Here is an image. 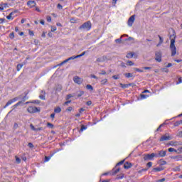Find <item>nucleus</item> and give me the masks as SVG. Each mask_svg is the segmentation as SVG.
<instances>
[{
  "mask_svg": "<svg viewBox=\"0 0 182 182\" xmlns=\"http://www.w3.org/2000/svg\"><path fill=\"white\" fill-rule=\"evenodd\" d=\"M171 44L170 50L171 53V56H176L177 55V48L176 47V34L170 36Z\"/></svg>",
  "mask_w": 182,
  "mask_h": 182,
  "instance_id": "f257e3e1",
  "label": "nucleus"
},
{
  "mask_svg": "<svg viewBox=\"0 0 182 182\" xmlns=\"http://www.w3.org/2000/svg\"><path fill=\"white\" fill-rule=\"evenodd\" d=\"M79 29H80L81 31H89L90 29H92V22H90V21H88L84 23L79 27Z\"/></svg>",
  "mask_w": 182,
  "mask_h": 182,
  "instance_id": "f03ea898",
  "label": "nucleus"
},
{
  "mask_svg": "<svg viewBox=\"0 0 182 182\" xmlns=\"http://www.w3.org/2000/svg\"><path fill=\"white\" fill-rule=\"evenodd\" d=\"M27 112H28V113H38V112H41V109H39L36 107L30 106L28 107Z\"/></svg>",
  "mask_w": 182,
  "mask_h": 182,
  "instance_id": "7ed1b4c3",
  "label": "nucleus"
},
{
  "mask_svg": "<svg viewBox=\"0 0 182 182\" xmlns=\"http://www.w3.org/2000/svg\"><path fill=\"white\" fill-rule=\"evenodd\" d=\"M154 157H158L157 154L155 153H152L151 154H146L144 156V160H151Z\"/></svg>",
  "mask_w": 182,
  "mask_h": 182,
  "instance_id": "20e7f679",
  "label": "nucleus"
},
{
  "mask_svg": "<svg viewBox=\"0 0 182 182\" xmlns=\"http://www.w3.org/2000/svg\"><path fill=\"white\" fill-rule=\"evenodd\" d=\"M73 80L77 85H82L83 83V80L79 76H75Z\"/></svg>",
  "mask_w": 182,
  "mask_h": 182,
  "instance_id": "39448f33",
  "label": "nucleus"
},
{
  "mask_svg": "<svg viewBox=\"0 0 182 182\" xmlns=\"http://www.w3.org/2000/svg\"><path fill=\"white\" fill-rule=\"evenodd\" d=\"M155 60H156V62H161V51L156 52Z\"/></svg>",
  "mask_w": 182,
  "mask_h": 182,
  "instance_id": "423d86ee",
  "label": "nucleus"
},
{
  "mask_svg": "<svg viewBox=\"0 0 182 182\" xmlns=\"http://www.w3.org/2000/svg\"><path fill=\"white\" fill-rule=\"evenodd\" d=\"M167 140H171V136L168 134L163 135L160 139V141H166Z\"/></svg>",
  "mask_w": 182,
  "mask_h": 182,
  "instance_id": "0eeeda50",
  "label": "nucleus"
},
{
  "mask_svg": "<svg viewBox=\"0 0 182 182\" xmlns=\"http://www.w3.org/2000/svg\"><path fill=\"white\" fill-rule=\"evenodd\" d=\"M16 100H18L17 97L13 98L10 100H9L7 102V103L6 104V105L4 107V109H6L8 107V106H10V105H12V103H15V102H16Z\"/></svg>",
  "mask_w": 182,
  "mask_h": 182,
  "instance_id": "6e6552de",
  "label": "nucleus"
},
{
  "mask_svg": "<svg viewBox=\"0 0 182 182\" xmlns=\"http://www.w3.org/2000/svg\"><path fill=\"white\" fill-rule=\"evenodd\" d=\"M134 15L132 16L128 20V26H133V23H134Z\"/></svg>",
  "mask_w": 182,
  "mask_h": 182,
  "instance_id": "1a4fd4ad",
  "label": "nucleus"
},
{
  "mask_svg": "<svg viewBox=\"0 0 182 182\" xmlns=\"http://www.w3.org/2000/svg\"><path fill=\"white\" fill-rule=\"evenodd\" d=\"M27 5L29 8H33V6H36V2L35 1H28Z\"/></svg>",
  "mask_w": 182,
  "mask_h": 182,
  "instance_id": "9d476101",
  "label": "nucleus"
},
{
  "mask_svg": "<svg viewBox=\"0 0 182 182\" xmlns=\"http://www.w3.org/2000/svg\"><path fill=\"white\" fill-rule=\"evenodd\" d=\"M172 160H175V161H181L182 160V155H178L171 157Z\"/></svg>",
  "mask_w": 182,
  "mask_h": 182,
  "instance_id": "9b49d317",
  "label": "nucleus"
},
{
  "mask_svg": "<svg viewBox=\"0 0 182 182\" xmlns=\"http://www.w3.org/2000/svg\"><path fill=\"white\" fill-rule=\"evenodd\" d=\"M133 164H132V163L130 162H126L124 164V168H125L126 170H128V168H131V167H132Z\"/></svg>",
  "mask_w": 182,
  "mask_h": 182,
  "instance_id": "f8f14e48",
  "label": "nucleus"
},
{
  "mask_svg": "<svg viewBox=\"0 0 182 182\" xmlns=\"http://www.w3.org/2000/svg\"><path fill=\"white\" fill-rule=\"evenodd\" d=\"M46 95V92L43 90L41 91L39 97L41 99V100H46V97L45 96Z\"/></svg>",
  "mask_w": 182,
  "mask_h": 182,
  "instance_id": "ddd939ff",
  "label": "nucleus"
},
{
  "mask_svg": "<svg viewBox=\"0 0 182 182\" xmlns=\"http://www.w3.org/2000/svg\"><path fill=\"white\" fill-rule=\"evenodd\" d=\"M166 154H167V151H159V157H166Z\"/></svg>",
  "mask_w": 182,
  "mask_h": 182,
  "instance_id": "4468645a",
  "label": "nucleus"
},
{
  "mask_svg": "<svg viewBox=\"0 0 182 182\" xmlns=\"http://www.w3.org/2000/svg\"><path fill=\"white\" fill-rule=\"evenodd\" d=\"M168 146H181V144L178 143V141H171L168 144Z\"/></svg>",
  "mask_w": 182,
  "mask_h": 182,
  "instance_id": "2eb2a0df",
  "label": "nucleus"
},
{
  "mask_svg": "<svg viewBox=\"0 0 182 182\" xmlns=\"http://www.w3.org/2000/svg\"><path fill=\"white\" fill-rule=\"evenodd\" d=\"M163 168L162 167H156V168H154L152 169V171H154V173H159V171H162Z\"/></svg>",
  "mask_w": 182,
  "mask_h": 182,
  "instance_id": "dca6fc26",
  "label": "nucleus"
},
{
  "mask_svg": "<svg viewBox=\"0 0 182 182\" xmlns=\"http://www.w3.org/2000/svg\"><path fill=\"white\" fill-rule=\"evenodd\" d=\"M22 103H23V101H19L18 102H17L16 105H14L13 107H12V109H16V107L18 106H20L21 105H22Z\"/></svg>",
  "mask_w": 182,
  "mask_h": 182,
  "instance_id": "f3484780",
  "label": "nucleus"
},
{
  "mask_svg": "<svg viewBox=\"0 0 182 182\" xmlns=\"http://www.w3.org/2000/svg\"><path fill=\"white\" fill-rule=\"evenodd\" d=\"M133 56H134V53H129L127 54L126 58H127L128 59H132V58H133Z\"/></svg>",
  "mask_w": 182,
  "mask_h": 182,
  "instance_id": "a211bd4d",
  "label": "nucleus"
},
{
  "mask_svg": "<svg viewBox=\"0 0 182 182\" xmlns=\"http://www.w3.org/2000/svg\"><path fill=\"white\" fill-rule=\"evenodd\" d=\"M14 13H10L9 16H6V19H9V21H12L14 19Z\"/></svg>",
  "mask_w": 182,
  "mask_h": 182,
  "instance_id": "6ab92c4d",
  "label": "nucleus"
},
{
  "mask_svg": "<svg viewBox=\"0 0 182 182\" xmlns=\"http://www.w3.org/2000/svg\"><path fill=\"white\" fill-rule=\"evenodd\" d=\"M86 89L87 90H90V92H92V91H93V86L88 84V85H86Z\"/></svg>",
  "mask_w": 182,
  "mask_h": 182,
  "instance_id": "aec40b11",
  "label": "nucleus"
},
{
  "mask_svg": "<svg viewBox=\"0 0 182 182\" xmlns=\"http://www.w3.org/2000/svg\"><path fill=\"white\" fill-rule=\"evenodd\" d=\"M54 112L55 113H60V112H62V109L60 107H57L55 109H54Z\"/></svg>",
  "mask_w": 182,
  "mask_h": 182,
  "instance_id": "412c9836",
  "label": "nucleus"
},
{
  "mask_svg": "<svg viewBox=\"0 0 182 182\" xmlns=\"http://www.w3.org/2000/svg\"><path fill=\"white\" fill-rule=\"evenodd\" d=\"M124 76L127 77L129 79L130 77H133V74L130 73H125Z\"/></svg>",
  "mask_w": 182,
  "mask_h": 182,
  "instance_id": "4be33fe9",
  "label": "nucleus"
},
{
  "mask_svg": "<svg viewBox=\"0 0 182 182\" xmlns=\"http://www.w3.org/2000/svg\"><path fill=\"white\" fill-rule=\"evenodd\" d=\"M23 67V64H18L17 65V71L19 72V70H21V69H22V68Z\"/></svg>",
  "mask_w": 182,
  "mask_h": 182,
  "instance_id": "5701e85b",
  "label": "nucleus"
},
{
  "mask_svg": "<svg viewBox=\"0 0 182 182\" xmlns=\"http://www.w3.org/2000/svg\"><path fill=\"white\" fill-rule=\"evenodd\" d=\"M102 86H105V85H106V83H107V79H104L102 80H101L100 82Z\"/></svg>",
  "mask_w": 182,
  "mask_h": 182,
  "instance_id": "b1692460",
  "label": "nucleus"
},
{
  "mask_svg": "<svg viewBox=\"0 0 182 182\" xmlns=\"http://www.w3.org/2000/svg\"><path fill=\"white\" fill-rule=\"evenodd\" d=\"M181 121H177V122H176L174 124H173V126L175 127H177L178 126H180V124H181Z\"/></svg>",
  "mask_w": 182,
  "mask_h": 182,
  "instance_id": "393cba45",
  "label": "nucleus"
},
{
  "mask_svg": "<svg viewBox=\"0 0 182 182\" xmlns=\"http://www.w3.org/2000/svg\"><path fill=\"white\" fill-rule=\"evenodd\" d=\"M77 58H79V57H77V55H73V56L68 58V60H73L75 59H77Z\"/></svg>",
  "mask_w": 182,
  "mask_h": 182,
  "instance_id": "a878e982",
  "label": "nucleus"
},
{
  "mask_svg": "<svg viewBox=\"0 0 182 182\" xmlns=\"http://www.w3.org/2000/svg\"><path fill=\"white\" fill-rule=\"evenodd\" d=\"M86 129H87V127L85 125H81V128L80 129V133L83 132V130H86Z\"/></svg>",
  "mask_w": 182,
  "mask_h": 182,
  "instance_id": "bb28decb",
  "label": "nucleus"
},
{
  "mask_svg": "<svg viewBox=\"0 0 182 182\" xmlns=\"http://www.w3.org/2000/svg\"><path fill=\"white\" fill-rule=\"evenodd\" d=\"M140 97H141V99H147V97H149V95H144V94H141Z\"/></svg>",
  "mask_w": 182,
  "mask_h": 182,
  "instance_id": "cd10ccee",
  "label": "nucleus"
},
{
  "mask_svg": "<svg viewBox=\"0 0 182 182\" xmlns=\"http://www.w3.org/2000/svg\"><path fill=\"white\" fill-rule=\"evenodd\" d=\"M127 66H133V65H134V63L132 61L128 60L127 62Z\"/></svg>",
  "mask_w": 182,
  "mask_h": 182,
  "instance_id": "c85d7f7f",
  "label": "nucleus"
},
{
  "mask_svg": "<svg viewBox=\"0 0 182 182\" xmlns=\"http://www.w3.org/2000/svg\"><path fill=\"white\" fill-rule=\"evenodd\" d=\"M168 151H169V153H173V151H175V153H177V150L174 149V148L168 149Z\"/></svg>",
  "mask_w": 182,
  "mask_h": 182,
  "instance_id": "c756f323",
  "label": "nucleus"
},
{
  "mask_svg": "<svg viewBox=\"0 0 182 182\" xmlns=\"http://www.w3.org/2000/svg\"><path fill=\"white\" fill-rule=\"evenodd\" d=\"M47 127H48L49 129H53V127H54L53 124L50 122L47 123Z\"/></svg>",
  "mask_w": 182,
  "mask_h": 182,
  "instance_id": "7c9ffc66",
  "label": "nucleus"
},
{
  "mask_svg": "<svg viewBox=\"0 0 182 182\" xmlns=\"http://www.w3.org/2000/svg\"><path fill=\"white\" fill-rule=\"evenodd\" d=\"M120 86L123 88V89H126L127 87H129V85L127 84H120Z\"/></svg>",
  "mask_w": 182,
  "mask_h": 182,
  "instance_id": "2f4dec72",
  "label": "nucleus"
},
{
  "mask_svg": "<svg viewBox=\"0 0 182 182\" xmlns=\"http://www.w3.org/2000/svg\"><path fill=\"white\" fill-rule=\"evenodd\" d=\"M83 95H85V92L83 91H80L77 94V97H80L82 96H83Z\"/></svg>",
  "mask_w": 182,
  "mask_h": 182,
  "instance_id": "473e14b6",
  "label": "nucleus"
},
{
  "mask_svg": "<svg viewBox=\"0 0 182 182\" xmlns=\"http://www.w3.org/2000/svg\"><path fill=\"white\" fill-rule=\"evenodd\" d=\"M0 6H3L4 9H5V8H9L8 4L6 3L0 4Z\"/></svg>",
  "mask_w": 182,
  "mask_h": 182,
  "instance_id": "72a5a7b5",
  "label": "nucleus"
},
{
  "mask_svg": "<svg viewBox=\"0 0 182 182\" xmlns=\"http://www.w3.org/2000/svg\"><path fill=\"white\" fill-rule=\"evenodd\" d=\"M85 55H86V51H84L81 54L77 55V58H82V56H85Z\"/></svg>",
  "mask_w": 182,
  "mask_h": 182,
  "instance_id": "f704fd0d",
  "label": "nucleus"
},
{
  "mask_svg": "<svg viewBox=\"0 0 182 182\" xmlns=\"http://www.w3.org/2000/svg\"><path fill=\"white\" fill-rule=\"evenodd\" d=\"M30 127L31 130H33V132H36V128H35V126H33V124H31Z\"/></svg>",
  "mask_w": 182,
  "mask_h": 182,
  "instance_id": "c9c22d12",
  "label": "nucleus"
},
{
  "mask_svg": "<svg viewBox=\"0 0 182 182\" xmlns=\"http://www.w3.org/2000/svg\"><path fill=\"white\" fill-rule=\"evenodd\" d=\"M73 97V95L72 94H69L66 96V100H69V99Z\"/></svg>",
  "mask_w": 182,
  "mask_h": 182,
  "instance_id": "e433bc0d",
  "label": "nucleus"
},
{
  "mask_svg": "<svg viewBox=\"0 0 182 182\" xmlns=\"http://www.w3.org/2000/svg\"><path fill=\"white\" fill-rule=\"evenodd\" d=\"M15 38V34L14 33H11L9 34V38L10 39H14Z\"/></svg>",
  "mask_w": 182,
  "mask_h": 182,
  "instance_id": "4c0bfd02",
  "label": "nucleus"
},
{
  "mask_svg": "<svg viewBox=\"0 0 182 182\" xmlns=\"http://www.w3.org/2000/svg\"><path fill=\"white\" fill-rule=\"evenodd\" d=\"M16 161L18 164H19V163H21V159L18 156H16Z\"/></svg>",
  "mask_w": 182,
  "mask_h": 182,
  "instance_id": "58836bf2",
  "label": "nucleus"
},
{
  "mask_svg": "<svg viewBox=\"0 0 182 182\" xmlns=\"http://www.w3.org/2000/svg\"><path fill=\"white\" fill-rule=\"evenodd\" d=\"M112 77H113L115 80H117L118 79H120V77H119V75H113Z\"/></svg>",
  "mask_w": 182,
  "mask_h": 182,
  "instance_id": "ea45409f",
  "label": "nucleus"
},
{
  "mask_svg": "<svg viewBox=\"0 0 182 182\" xmlns=\"http://www.w3.org/2000/svg\"><path fill=\"white\" fill-rule=\"evenodd\" d=\"M116 43H122V37L120 38L115 40Z\"/></svg>",
  "mask_w": 182,
  "mask_h": 182,
  "instance_id": "a19ab883",
  "label": "nucleus"
},
{
  "mask_svg": "<svg viewBox=\"0 0 182 182\" xmlns=\"http://www.w3.org/2000/svg\"><path fill=\"white\" fill-rule=\"evenodd\" d=\"M146 166H147V167H149L150 168V167H151V166H153V163L152 162H148Z\"/></svg>",
  "mask_w": 182,
  "mask_h": 182,
  "instance_id": "79ce46f5",
  "label": "nucleus"
},
{
  "mask_svg": "<svg viewBox=\"0 0 182 182\" xmlns=\"http://www.w3.org/2000/svg\"><path fill=\"white\" fill-rule=\"evenodd\" d=\"M47 21H48V22H51V21H52V17H50V16H47Z\"/></svg>",
  "mask_w": 182,
  "mask_h": 182,
  "instance_id": "37998d69",
  "label": "nucleus"
},
{
  "mask_svg": "<svg viewBox=\"0 0 182 182\" xmlns=\"http://www.w3.org/2000/svg\"><path fill=\"white\" fill-rule=\"evenodd\" d=\"M164 181H166V178H164L156 181V182H164Z\"/></svg>",
  "mask_w": 182,
  "mask_h": 182,
  "instance_id": "c03bdc74",
  "label": "nucleus"
},
{
  "mask_svg": "<svg viewBox=\"0 0 182 182\" xmlns=\"http://www.w3.org/2000/svg\"><path fill=\"white\" fill-rule=\"evenodd\" d=\"M56 27L55 26H51V32H55L56 31Z\"/></svg>",
  "mask_w": 182,
  "mask_h": 182,
  "instance_id": "a18cd8bd",
  "label": "nucleus"
},
{
  "mask_svg": "<svg viewBox=\"0 0 182 182\" xmlns=\"http://www.w3.org/2000/svg\"><path fill=\"white\" fill-rule=\"evenodd\" d=\"M134 70H136V72L143 73V70H140L139 68H134Z\"/></svg>",
  "mask_w": 182,
  "mask_h": 182,
  "instance_id": "49530a36",
  "label": "nucleus"
},
{
  "mask_svg": "<svg viewBox=\"0 0 182 182\" xmlns=\"http://www.w3.org/2000/svg\"><path fill=\"white\" fill-rule=\"evenodd\" d=\"M178 137H182V131H180L178 134H177Z\"/></svg>",
  "mask_w": 182,
  "mask_h": 182,
  "instance_id": "de8ad7c7",
  "label": "nucleus"
},
{
  "mask_svg": "<svg viewBox=\"0 0 182 182\" xmlns=\"http://www.w3.org/2000/svg\"><path fill=\"white\" fill-rule=\"evenodd\" d=\"M50 160V156H46L45 157V161H49Z\"/></svg>",
  "mask_w": 182,
  "mask_h": 182,
  "instance_id": "09e8293b",
  "label": "nucleus"
},
{
  "mask_svg": "<svg viewBox=\"0 0 182 182\" xmlns=\"http://www.w3.org/2000/svg\"><path fill=\"white\" fill-rule=\"evenodd\" d=\"M28 147H30V149L33 148V144H32V143H31V142L28 143Z\"/></svg>",
  "mask_w": 182,
  "mask_h": 182,
  "instance_id": "8fccbe9b",
  "label": "nucleus"
},
{
  "mask_svg": "<svg viewBox=\"0 0 182 182\" xmlns=\"http://www.w3.org/2000/svg\"><path fill=\"white\" fill-rule=\"evenodd\" d=\"M123 163H124V161H121L117 164V166H122V164H123Z\"/></svg>",
  "mask_w": 182,
  "mask_h": 182,
  "instance_id": "3c124183",
  "label": "nucleus"
},
{
  "mask_svg": "<svg viewBox=\"0 0 182 182\" xmlns=\"http://www.w3.org/2000/svg\"><path fill=\"white\" fill-rule=\"evenodd\" d=\"M159 43H163V38H161V36H159Z\"/></svg>",
  "mask_w": 182,
  "mask_h": 182,
  "instance_id": "603ef678",
  "label": "nucleus"
},
{
  "mask_svg": "<svg viewBox=\"0 0 182 182\" xmlns=\"http://www.w3.org/2000/svg\"><path fill=\"white\" fill-rule=\"evenodd\" d=\"M57 8L58 9H63V6H62V5H60V4H58V6H57Z\"/></svg>",
  "mask_w": 182,
  "mask_h": 182,
  "instance_id": "864d4df0",
  "label": "nucleus"
},
{
  "mask_svg": "<svg viewBox=\"0 0 182 182\" xmlns=\"http://www.w3.org/2000/svg\"><path fill=\"white\" fill-rule=\"evenodd\" d=\"M119 171H120V168H117L114 172V174H117V173H119Z\"/></svg>",
  "mask_w": 182,
  "mask_h": 182,
  "instance_id": "5fc2aeb1",
  "label": "nucleus"
},
{
  "mask_svg": "<svg viewBox=\"0 0 182 182\" xmlns=\"http://www.w3.org/2000/svg\"><path fill=\"white\" fill-rule=\"evenodd\" d=\"M90 77H92V79H97V77L95 75H90Z\"/></svg>",
  "mask_w": 182,
  "mask_h": 182,
  "instance_id": "6e6d98bb",
  "label": "nucleus"
},
{
  "mask_svg": "<svg viewBox=\"0 0 182 182\" xmlns=\"http://www.w3.org/2000/svg\"><path fill=\"white\" fill-rule=\"evenodd\" d=\"M41 130H43V127L37 128L36 132H41Z\"/></svg>",
  "mask_w": 182,
  "mask_h": 182,
  "instance_id": "4d7b16f0",
  "label": "nucleus"
},
{
  "mask_svg": "<svg viewBox=\"0 0 182 182\" xmlns=\"http://www.w3.org/2000/svg\"><path fill=\"white\" fill-rule=\"evenodd\" d=\"M143 69H144L145 70H150V69H151V68H150V67H144Z\"/></svg>",
  "mask_w": 182,
  "mask_h": 182,
  "instance_id": "13d9d810",
  "label": "nucleus"
},
{
  "mask_svg": "<svg viewBox=\"0 0 182 182\" xmlns=\"http://www.w3.org/2000/svg\"><path fill=\"white\" fill-rule=\"evenodd\" d=\"M70 22L71 23H76V21L75 20V18H71Z\"/></svg>",
  "mask_w": 182,
  "mask_h": 182,
  "instance_id": "bf43d9fd",
  "label": "nucleus"
},
{
  "mask_svg": "<svg viewBox=\"0 0 182 182\" xmlns=\"http://www.w3.org/2000/svg\"><path fill=\"white\" fill-rule=\"evenodd\" d=\"M100 75H106V71L102 70Z\"/></svg>",
  "mask_w": 182,
  "mask_h": 182,
  "instance_id": "052dcab7",
  "label": "nucleus"
},
{
  "mask_svg": "<svg viewBox=\"0 0 182 182\" xmlns=\"http://www.w3.org/2000/svg\"><path fill=\"white\" fill-rule=\"evenodd\" d=\"M180 171V167L179 166H176V168H175V171Z\"/></svg>",
  "mask_w": 182,
  "mask_h": 182,
  "instance_id": "680f3d73",
  "label": "nucleus"
},
{
  "mask_svg": "<svg viewBox=\"0 0 182 182\" xmlns=\"http://www.w3.org/2000/svg\"><path fill=\"white\" fill-rule=\"evenodd\" d=\"M179 83H182L181 77L178 78V82H177V85H178Z\"/></svg>",
  "mask_w": 182,
  "mask_h": 182,
  "instance_id": "e2e57ef3",
  "label": "nucleus"
},
{
  "mask_svg": "<svg viewBox=\"0 0 182 182\" xmlns=\"http://www.w3.org/2000/svg\"><path fill=\"white\" fill-rule=\"evenodd\" d=\"M90 105H92V101L87 102V106H90Z\"/></svg>",
  "mask_w": 182,
  "mask_h": 182,
  "instance_id": "0e129e2a",
  "label": "nucleus"
},
{
  "mask_svg": "<svg viewBox=\"0 0 182 182\" xmlns=\"http://www.w3.org/2000/svg\"><path fill=\"white\" fill-rule=\"evenodd\" d=\"M142 171H147V168H143L141 171H139V173H142Z\"/></svg>",
  "mask_w": 182,
  "mask_h": 182,
  "instance_id": "69168bd1",
  "label": "nucleus"
},
{
  "mask_svg": "<svg viewBox=\"0 0 182 182\" xmlns=\"http://www.w3.org/2000/svg\"><path fill=\"white\" fill-rule=\"evenodd\" d=\"M40 23H41V25H45V21L41 20Z\"/></svg>",
  "mask_w": 182,
  "mask_h": 182,
  "instance_id": "338daca9",
  "label": "nucleus"
},
{
  "mask_svg": "<svg viewBox=\"0 0 182 182\" xmlns=\"http://www.w3.org/2000/svg\"><path fill=\"white\" fill-rule=\"evenodd\" d=\"M102 182H110V180L109 179H106V180L102 181Z\"/></svg>",
  "mask_w": 182,
  "mask_h": 182,
  "instance_id": "774afa93",
  "label": "nucleus"
}]
</instances>
